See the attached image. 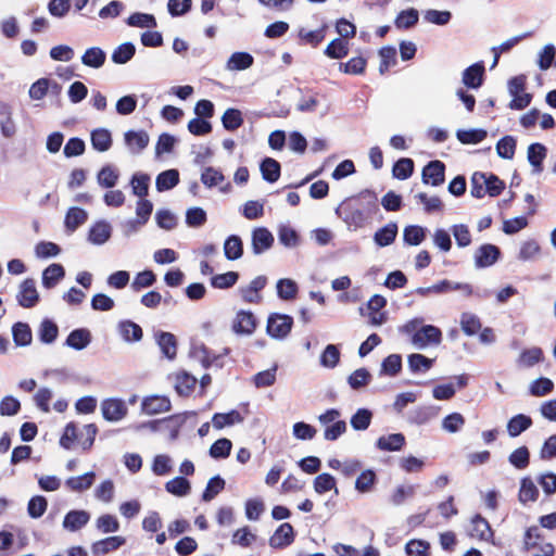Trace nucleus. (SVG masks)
Here are the masks:
<instances>
[{"mask_svg": "<svg viewBox=\"0 0 556 556\" xmlns=\"http://www.w3.org/2000/svg\"><path fill=\"white\" fill-rule=\"evenodd\" d=\"M439 413V408L432 405L418 406L407 414V420L409 424L421 426L428 424Z\"/></svg>", "mask_w": 556, "mask_h": 556, "instance_id": "18", "label": "nucleus"}, {"mask_svg": "<svg viewBox=\"0 0 556 556\" xmlns=\"http://www.w3.org/2000/svg\"><path fill=\"white\" fill-rule=\"evenodd\" d=\"M508 462L516 469H526L530 463V452L527 446H520L508 456Z\"/></svg>", "mask_w": 556, "mask_h": 556, "instance_id": "49", "label": "nucleus"}, {"mask_svg": "<svg viewBox=\"0 0 556 556\" xmlns=\"http://www.w3.org/2000/svg\"><path fill=\"white\" fill-rule=\"evenodd\" d=\"M197 378L186 371L175 375V389L180 395H188L197 384Z\"/></svg>", "mask_w": 556, "mask_h": 556, "instance_id": "42", "label": "nucleus"}, {"mask_svg": "<svg viewBox=\"0 0 556 556\" xmlns=\"http://www.w3.org/2000/svg\"><path fill=\"white\" fill-rule=\"evenodd\" d=\"M243 254V242L237 235H230L224 242V255L228 261L239 260Z\"/></svg>", "mask_w": 556, "mask_h": 556, "instance_id": "28", "label": "nucleus"}, {"mask_svg": "<svg viewBox=\"0 0 556 556\" xmlns=\"http://www.w3.org/2000/svg\"><path fill=\"white\" fill-rule=\"evenodd\" d=\"M88 213L80 207L74 206L68 210L65 216V227L71 232L75 231L79 226L86 223Z\"/></svg>", "mask_w": 556, "mask_h": 556, "instance_id": "35", "label": "nucleus"}, {"mask_svg": "<svg viewBox=\"0 0 556 556\" xmlns=\"http://www.w3.org/2000/svg\"><path fill=\"white\" fill-rule=\"evenodd\" d=\"M136 48L131 42L119 45L112 53V61L115 64H125L135 55Z\"/></svg>", "mask_w": 556, "mask_h": 556, "instance_id": "52", "label": "nucleus"}, {"mask_svg": "<svg viewBox=\"0 0 556 556\" xmlns=\"http://www.w3.org/2000/svg\"><path fill=\"white\" fill-rule=\"evenodd\" d=\"M193 163L203 168L201 173V181L203 185L208 186V167H205L208 160V147L193 146L192 147Z\"/></svg>", "mask_w": 556, "mask_h": 556, "instance_id": "32", "label": "nucleus"}, {"mask_svg": "<svg viewBox=\"0 0 556 556\" xmlns=\"http://www.w3.org/2000/svg\"><path fill=\"white\" fill-rule=\"evenodd\" d=\"M484 64L477 62L464 70L462 83L469 89H479L483 84Z\"/></svg>", "mask_w": 556, "mask_h": 556, "instance_id": "11", "label": "nucleus"}, {"mask_svg": "<svg viewBox=\"0 0 556 556\" xmlns=\"http://www.w3.org/2000/svg\"><path fill=\"white\" fill-rule=\"evenodd\" d=\"M124 140L130 153L139 154L148 147L150 138L144 130H128L124 135Z\"/></svg>", "mask_w": 556, "mask_h": 556, "instance_id": "15", "label": "nucleus"}, {"mask_svg": "<svg viewBox=\"0 0 556 556\" xmlns=\"http://www.w3.org/2000/svg\"><path fill=\"white\" fill-rule=\"evenodd\" d=\"M277 232L278 240L282 245L295 248L299 244V235L291 226L282 224L278 227Z\"/></svg>", "mask_w": 556, "mask_h": 556, "instance_id": "48", "label": "nucleus"}, {"mask_svg": "<svg viewBox=\"0 0 556 556\" xmlns=\"http://www.w3.org/2000/svg\"><path fill=\"white\" fill-rule=\"evenodd\" d=\"M516 151V140L513 136H505L496 143V152L500 157L511 160Z\"/></svg>", "mask_w": 556, "mask_h": 556, "instance_id": "58", "label": "nucleus"}, {"mask_svg": "<svg viewBox=\"0 0 556 556\" xmlns=\"http://www.w3.org/2000/svg\"><path fill=\"white\" fill-rule=\"evenodd\" d=\"M426 230L418 225L406 226L403 230V240L408 245H419L426 238Z\"/></svg>", "mask_w": 556, "mask_h": 556, "instance_id": "43", "label": "nucleus"}, {"mask_svg": "<svg viewBox=\"0 0 556 556\" xmlns=\"http://www.w3.org/2000/svg\"><path fill=\"white\" fill-rule=\"evenodd\" d=\"M260 170L262 174V178L269 182H276L280 177L281 166L278 161L273 157H265L262 160L260 164Z\"/></svg>", "mask_w": 556, "mask_h": 556, "instance_id": "25", "label": "nucleus"}, {"mask_svg": "<svg viewBox=\"0 0 556 556\" xmlns=\"http://www.w3.org/2000/svg\"><path fill=\"white\" fill-rule=\"evenodd\" d=\"M554 389V382L549 378L540 377L530 383L529 392L532 396H544Z\"/></svg>", "mask_w": 556, "mask_h": 556, "instance_id": "56", "label": "nucleus"}, {"mask_svg": "<svg viewBox=\"0 0 556 556\" xmlns=\"http://www.w3.org/2000/svg\"><path fill=\"white\" fill-rule=\"evenodd\" d=\"M377 202V194L374 191L365 190L356 197L345 199L334 212L350 231H356L365 227L372 214L378 211Z\"/></svg>", "mask_w": 556, "mask_h": 556, "instance_id": "1", "label": "nucleus"}, {"mask_svg": "<svg viewBox=\"0 0 556 556\" xmlns=\"http://www.w3.org/2000/svg\"><path fill=\"white\" fill-rule=\"evenodd\" d=\"M165 489L173 495L185 496L190 492V483L184 477H176L166 482Z\"/></svg>", "mask_w": 556, "mask_h": 556, "instance_id": "60", "label": "nucleus"}, {"mask_svg": "<svg viewBox=\"0 0 556 556\" xmlns=\"http://www.w3.org/2000/svg\"><path fill=\"white\" fill-rule=\"evenodd\" d=\"M377 480L376 473L371 469H366L356 478L355 489L359 493H368L371 491Z\"/></svg>", "mask_w": 556, "mask_h": 556, "instance_id": "61", "label": "nucleus"}, {"mask_svg": "<svg viewBox=\"0 0 556 556\" xmlns=\"http://www.w3.org/2000/svg\"><path fill=\"white\" fill-rule=\"evenodd\" d=\"M397 230L396 223L390 222L375 232L374 242L380 248L388 247L394 242Z\"/></svg>", "mask_w": 556, "mask_h": 556, "instance_id": "24", "label": "nucleus"}, {"mask_svg": "<svg viewBox=\"0 0 556 556\" xmlns=\"http://www.w3.org/2000/svg\"><path fill=\"white\" fill-rule=\"evenodd\" d=\"M242 421L243 417L237 409H231L228 413H215L211 418V422L216 429H223L236 424H241Z\"/></svg>", "mask_w": 556, "mask_h": 556, "instance_id": "26", "label": "nucleus"}, {"mask_svg": "<svg viewBox=\"0 0 556 556\" xmlns=\"http://www.w3.org/2000/svg\"><path fill=\"white\" fill-rule=\"evenodd\" d=\"M16 300L25 308L34 307L38 303L39 293L34 279L27 278L20 285Z\"/></svg>", "mask_w": 556, "mask_h": 556, "instance_id": "8", "label": "nucleus"}, {"mask_svg": "<svg viewBox=\"0 0 556 556\" xmlns=\"http://www.w3.org/2000/svg\"><path fill=\"white\" fill-rule=\"evenodd\" d=\"M419 20V13L416 9L410 8L404 11H401L395 21L394 24L396 28L399 29H408L413 26H415L418 23Z\"/></svg>", "mask_w": 556, "mask_h": 556, "instance_id": "44", "label": "nucleus"}, {"mask_svg": "<svg viewBox=\"0 0 556 556\" xmlns=\"http://www.w3.org/2000/svg\"><path fill=\"white\" fill-rule=\"evenodd\" d=\"M278 366L274 365L273 367L260 371L255 374L252 378V381L256 388H267L273 386L276 382V374Z\"/></svg>", "mask_w": 556, "mask_h": 556, "instance_id": "55", "label": "nucleus"}, {"mask_svg": "<svg viewBox=\"0 0 556 556\" xmlns=\"http://www.w3.org/2000/svg\"><path fill=\"white\" fill-rule=\"evenodd\" d=\"M94 477L96 475L93 471L86 472L78 477H71L65 481V485L71 491L81 492L88 490L93 484Z\"/></svg>", "mask_w": 556, "mask_h": 556, "instance_id": "41", "label": "nucleus"}, {"mask_svg": "<svg viewBox=\"0 0 556 556\" xmlns=\"http://www.w3.org/2000/svg\"><path fill=\"white\" fill-rule=\"evenodd\" d=\"M239 274L237 271H227L211 277V287L217 289H228L237 283Z\"/></svg>", "mask_w": 556, "mask_h": 556, "instance_id": "57", "label": "nucleus"}, {"mask_svg": "<svg viewBox=\"0 0 556 556\" xmlns=\"http://www.w3.org/2000/svg\"><path fill=\"white\" fill-rule=\"evenodd\" d=\"M421 179L424 184L433 187L442 185L445 179V164L439 160L430 161L422 168Z\"/></svg>", "mask_w": 556, "mask_h": 556, "instance_id": "7", "label": "nucleus"}, {"mask_svg": "<svg viewBox=\"0 0 556 556\" xmlns=\"http://www.w3.org/2000/svg\"><path fill=\"white\" fill-rule=\"evenodd\" d=\"M254 58L249 52H233L227 61L226 67L229 71H244L251 67Z\"/></svg>", "mask_w": 556, "mask_h": 556, "instance_id": "30", "label": "nucleus"}, {"mask_svg": "<svg viewBox=\"0 0 556 556\" xmlns=\"http://www.w3.org/2000/svg\"><path fill=\"white\" fill-rule=\"evenodd\" d=\"M294 541V530L289 522L280 525L269 539V546L273 548H283Z\"/></svg>", "mask_w": 556, "mask_h": 556, "instance_id": "14", "label": "nucleus"}, {"mask_svg": "<svg viewBox=\"0 0 556 556\" xmlns=\"http://www.w3.org/2000/svg\"><path fill=\"white\" fill-rule=\"evenodd\" d=\"M408 368L413 374L427 372L434 363V359L428 358L422 354L413 353L407 357Z\"/></svg>", "mask_w": 556, "mask_h": 556, "instance_id": "39", "label": "nucleus"}, {"mask_svg": "<svg viewBox=\"0 0 556 556\" xmlns=\"http://www.w3.org/2000/svg\"><path fill=\"white\" fill-rule=\"evenodd\" d=\"M314 490L318 494H324L328 491L334 490V493L338 494L337 481L333 476L330 473H320L314 479Z\"/></svg>", "mask_w": 556, "mask_h": 556, "instance_id": "45", "label": "nucleus"}, {"mask_svg": "<svg viewBox=\"0 0 556 556\" xmlns=\"http://www.w3.org/2000/svg\"><path fill=\"white\" fill-rule=\"evenodd\" d=\"M277 295L283 301L293 300L299 291L296 282L290 278H281L276 285Z\"/></svg>", "mask_w": 556, "mask_h": 556, "instance_id": "40", "label": "nucleus"}, {"mask_svg": "<svg viewBox=\"0 0 556 556\" xmlns=\"http://www.w3.org/2000/svg\"><path fill=\"white\" fill-rule=\"evenodd\" d=\"M324 53L330 59H342L349 53L348 43L341 38H336L329 42Z\"/></svg>", "mask_w": 556, "mask_h": 556, "instance_id": "59", "label": "nucleus"}, {"mask_svg": "<svg viewBox=\"0 0 556 556\" xmlns=\"http://www.w3.org/2000/svg\"><path fill=\"white\" fill-rule=\"evenodd\" d=\"M422 318H413L400 327V331L410 337L412 344L418 350L442 342V331L433 325H422Z\"/></svg>", "mask_w": 556, "mask_h": 556, "instance_id": "2", "label": "nucleus"}, {"mask_svg": "<svg viewBox=\"0 0 556 556\" xmlns=\"http://www.w3.org/2000/svg\"><path fill=\"white\" fill-rule=\"evenodd\" d=\"M256 327V318L250 311H239L232 323V330L237 334H252Z\"/></svg>", "mask_w": 556, "mask_h": 556, "instance_id": "13", "label": "nucleus"}, {"mask_svg": "<svg viewBox=\"0 0 556 556\" xmlns=\"http://www.w3.org/2000/svg\"><path fill=\"white\" fill-rule=\"evenodd\" d=\"M12 334L18 346H26L31 342V330L27 324L16 323L12 328Z\"/></svg>", "mask_w": 556, "mask_h": 556, "instance_id": "50", "label": "nucleus"}, {"mask_svg": "<svg viewBox=\"0 0 556 556\" xmlns=\"http://www.w3.org/2000/svg\"><path fill=\"white\" fill-rule=\"evenodd\" d=\"M543 351L541 348H531L523 350L518 358V364L525 367H533L535 364L542 362Z\"/></svg>", "mask_w": 556, "mask_h": 556, "instance_id": "54", "label": "nucleus"}, {"mask_svg": "<svg viewBox=\"0 0 556 556\" xmlns=\"http://www.w3.org/2000/svg\"><path fill=\"white\" fill-rule=\"evenodd\" d=\"M179 182L177 169H167L157 175L155 186L157 191L163 192L173 189Z\"/></svg>", "mask_w": 556, "mask_h": 556, "instance_id": "37", "label": "nucleus"}, {"mask_svg": "<svg viewBox=\"0 0 556 556\" xmlns=\"http://www.w3.org/2000/svg\"><path fill=\"white\" fill-rule=\"evenodd\" d=\"M91 342V333L86 328L73 330L66 338L65 345L77 351L86 349Z\"/></svg>", "mask_w": 556, "mask_h": 556, "instance_id": "23", "label": "nucleus"}, {"mask_svg": "<svg viewBox=\"0 0 556 556\" xmlns=\"http://www.w3.org/2000/svg\"><path fill=\"white\" fill-rule=\"evenodd\" d=\"M102 416L108 421H118L127 414V406L122 400L106 399L101 403Z\"/></svg>", "mask_w": 556, "mask_h": 556, "instance_id": "10", "label": "nucleus"}, {"mask_svg": "<svg viewBox=\"0 0 556 556\" xmlns=\"http://www.w3.org/2000/svg\"><path fill=\"white\" fill-rule=\"evenodd\" d=\"M372 413L367 408H358L351 417V426L356 431H364L370 426Z\"/></svg>", "mask_w": 556, "mask_h": 556, "instance_id": "46", "label": "nucleus"}, {"mask_svg": "<svg viewBox=\"0 0 556 556\" xmlns=\"http://www.w3.org/2000/svg\"><path fill=\"white\" fill-rule=\"evenodd\" d=\"M274 236L266 227H256L251 233V245L254 255H261L274 244Z\"/></svg>", "mask_w": 556, "mask_h": 556, "instance_id": "5", "label": "nucleus"}, {"mask_svg": "<svg viewBox=\"0 0 556 556\" xmlns=\"http://www.w3.org/2000/svg\"><path fill=\"white\" fill-rule=\"evenodd\" d=\"M141 408L148 415L168 412L170 409V401L166 396L151 395L143 399Z\"/></svg>", "mask_w": 556, "mask_h": 556, "instance_id": "17", "label": "nucleus"}, {"mask_svg": "<svg viewBox=\"0 0 556 556\" xmlns=\"http://www.w3.org/2000/svg\"><path fill=\"white\" fill-rule=\"evenodd\" d=\"M340 361V351L337 345L328 344L320 355V365L326 368H334Z\"/></svg>", "mask_w": 556, "mask_h": 556, "instance_id": "64", "label": "nucleus"}, {"mask_svg": "<svg viewBox=\"0 0 556 556\" xmlns=\"http://www.w3.org/2000/svg\"><path fill=\"white\" fill-rule=\"evenodd\" d=\"M111 225L105 220H99L90 227L88 240L94 245H102L111 238Z\"/></svg>", "mask_w": 556, "mask_h": 556, "instance_id": "19", "label": "nucleus"}, {"mask_svg": "<svg viewBox=\"0 0 556 556\" xmlns=\"http://www.w3.org/2000/svg\"><path fill=\"white\" fill-rule=\"evenodd\" d=\"M156 342L162 354L168 359H174L177 354V340L170 332L161 331L156 333Z\"/></svg>", "mask_w": 556, "mask_h": 556, "instance_id": "21", "label": "nucleus"}, {"mask_svg": "<svg viewBox=\"0 0 556 556\" xmlns=\"http://www.w3.org/2000/svg\"><path fill=\"white\" fill-rule=\"evenodd\" d=\"M118 178V170L112 165H105L99 170L97 182L102 188L111 189L116 186Z\"/></svg>", "mask_w": 556, "mask_h": 556, "instance_id": "34", "label": "nucleus"}, {"mask_svg": "<svg viewBox=\"0 0 556 556\" xmlns=\"http://www.w3.org/2000/svg\"><path fill=\"white\" fill-rule=\"evenodd\" d=\"M293 318L286 314H271L267 320V333L274 339H285L291 331Z\"/></svg>", "mask_w": 556, "mask_h": 556, "instance_id": "4", "label": "nucleus"}, {"mask_svg": "<svg viewBox=\"0 0 556 556\" xmlns=\"http://www.w3.org/2000/svg\"><path fill=\"white\" fill-rule=\"evenodd\" d=\"M126 542L123 536H109L103 540H99L94 542L91 546V552L93 555H104L112 551H116Z\"/></svg>", "mask_w": 556, "mask_h": 556, "instance_id": "22", "label": "nucleus"}, {"mask_svg": "<svg viewBox=\"0 0 556 556\" xmlns=\"http://www.w3.org/2000/svg\"><path fill=\"white\" fill-rule=\"evenodd\" d=\"M405 444V437L402 433H392L389 435H382L380 437L377 442L376 446L380 451H388V452H395L400 451Z\"/></svg>", "mask_w": 556, "mask_h": 556, "instance_id": "29", "label": "nucleus"}, {"mask_svg": "<svg viewBox=\"0 0 556 556\" xmlns=\"http://www.w3.org/2000/svg\"><path fill=\"white\" fill-rule=\"evenodd\" d=\"M208 336L207 324L204 323L200 327L192 330L190 336V352L191 358L200 362L203 367L208 366V352L206 350V339Z\"/></svg>", "mask_w": 556, "mask_h": 556, "instance_id": "3", "label": "nucleus"}, {"mask_svg": "<svg viewBox=\"0 0 556 556\" xmlns=\"http://www.w3.org/2000/svg\"><path fill=\"white\" fill-rule=\"evenodd\" d=\"M488 136L486 130L482 128L458 129L456 138L463 144H477L483 141Z\"/></svg>", "mask_w": 556, "mask_h": 556, "instance_id": "36", "label": "nucleus"}, {"mask_svg": "<svg viewBox=\"0 0 556 556\" xmlns=\"http://www.w3.org/2000/svg\"><path fill=\"white\" fill-rule=\"evenodd\" d=\"M222 123L226 130L233 131L243 124V117L239 110L227 109L222 116Z\"/></svg>", "mask_w": 556, "mask_h": 556, "instance_id": "53", "label": "nucleus"}, {"mask_svg": "<svg viewBox=\"0 0 556 556\" xmlns=\"http://www.w3.org/2000/svg\"><path fill=\"white\" fill-rule=\"evenodd\" d=\"M501 256L498 247L484 243L480 245L475 253V266L477 268H486L494 265Z\"/></svg>", "mask_w": 556, "mask_h": 556, "instance_id": "6", "label": "nucleus"}, {"mask_svg": "<svg viewBox=\"0 0 556 556\" xmlns=\"http://www.w3.org/2000/svg\"><path fill=\"white\" fill-rule=\"evenodd\" d=\"M532 426V419L525 414H517L513 416L507 422V432L509 437L516 438Z\"/></svg>", "mask_w": 556, "mask_h": 556, "instance_id": "27", "label": "nucleus"}, {"mask_svg": "<svg viewBox=\"0 0 556 556\" xmlns=\"http://www.w3.org/2000/svg\"><path fill=\"white\" fill-rule=\"evenodd\" d=\"M39 339L41 342L50 344L55 341L59 328L55 323L50 319H45L39 327Z\"/></svg>", "mask_w": 556, "mask_h": 556, "instance_id": "62", "label": "nucleus"}, {"mask_svg": "<svg viewBox=\"0 0 556 556\" xmlns=\"http://www.w3.org/2000/svg\"><path fill=\"white\" fill-rule=\"evenodd\" d=\"M92 148L99 152L108 151L112 146L111 132L105 128H98L91 132Z\"/></svg>", "mask_w": 556, "mask_h": 556, "instance_id": "38", "label": "nucleus"}, {"mask_svg": "<svg viewBox=\"0 0 556 556\" xmlns=\"http://www.w3.org/2000/svg\"><path fill=\"white\" fill-rule=\"evenodd\" d=\"M539 490L530 478H523L520 483L519 501L523 504L536 501Z\"/></svg>", "mask_w": 556, "mask_h": 556, "instance_id": "51", "label": "nucleus"}, {"mask_svg": "<svg viewBox=\"0 0 556 556\" xmlns=\"http://www.w3.org/2000/svg\"><path fill=\"white\" fill-rule=\"evenodd\" d=\"M119 331L126 341H139L142 338L141 327L130 320L122 321L119 324Z\"/></svg>", "mask_w": 556, "mask_h": 556, "instance_id": "63", "label": "nucleus"}, {"mask_svg": "<svg viewBox=\"0 0 556 556\" xmlns=\"http://www.w3.org/2000/svg\"><path fill=\"white\" fill-rule=\"evenodd\" d=\"M106 60L105 52L99 47L88 48L81 55V63L85 66L100 68Z\"/></svg>", "mask_w": 556, "mask_h": 556, "instance_id": "33", "label": "nucleus"}, {"mask_svg": "<svg viewBox=\"0 0 556 556\" xmlns=\"http://www.w3.org/2000/svg\"><path fill=\"white\" fill-rule=\"evenodd\" d=\"M471 532L470 535L481 541H491L493 538V531L489 521L481 515L477 514L471 519Z\"/></svg>", "mask_w": 556, "mask_h": 556, "instance_id": "20", "label": "nucleus"}, {"mask_svg": "<svg viewBox=\"0 0 556 556\" xmlns=\"http://www.w3.org/2000/svg\"><path fill=\"white\" fill-rule=\"evenodd\" d=\"M90 520V514L84 509L70 510L62 522L63 528L70 532L83 529Z\"/></svg>", "mask_w": 556, "mask_h": 556, "instance_id": "12", "label": "nucleus"}, {"mask_svg": "<svg viewBox=\"0 0 556 556\" xmlns=\"http://www.w3.org/2000/svg\"><path fill=\"white\" fill-rule=\"evenodd\" d=\"M266 285V276L261 275L255 277L248 286H241L239 293L247 303H260L262 300L260 291L263 290Z\"/></svg>", "mask_w": 556, "mask_h": 556, "instance_id": "9", "label": "nucleus"}, {"mask_svg": "<svg viewBox=\"0 0 556 556\" xmlns=\"http://www.w3.org/2000/svg\"><path fill=\"white\" fill-rule=\"evenodd\" d=\"M65 276L64 267L61 264H51L42 273V286L51 289Z\"/></svg>", "mask_w": 556, "mask_h": 556, "instance_id": "31", "label": "nucleus"}, {"mask_svg": "<svg viewBox=\"0 0 556 556\" xmlns=\"http://www.w3.org/2000/svg\"><path fill=\"white\" fill-rule=\"evenodd\" d=\"M414 172V161L408 157H402L397 160L392 169V174L395 178L400 180H405L413 175Z\"/></svg>", "mask_w": 556, "mask_h": 556, "instance_id": "47", "label": "nucleus"}, {"mask_svg": "<svg viewBox=\"0 0 556 556\" xmlns=\"http://www.w3.org/2000/svg\"><path fill=\"white\" fill-rule=\"evenodd\" d=\"M547 155V149L543 143L534 142L528 147L527 159L532 166L533 174L543 172V161Z\"/></svg>", "mask_w": 556, "mask_h": 556, "instance_id": "16", "label": "nucleus"}]
</instances>
